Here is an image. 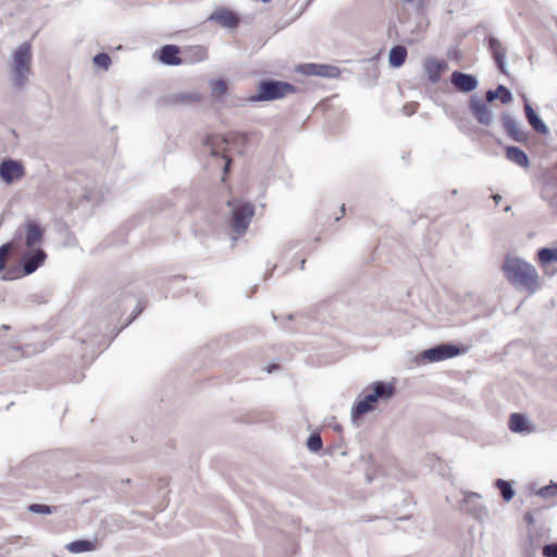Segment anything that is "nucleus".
Wrapping results in <instances>:
<instances>
[{"label": "nucleus", "instance_id": "c03bdc74", "mask_svg": "<svg viewBox=\"0 0 557 557\" xmlns=\"http://www.w3.org/2000/svg\"><path fill=\"white\" fill-rule=\"evenodd\" d=\"M274 369H277V366L276 364H271L270 367H268V373H272Z\"/></svg>", "mask_w": 557, "mask_h": 557}, {"label": "nucleus", "instance_id": "bb28decb", "mask_svg": "<svg viewBox=\"0 0 557 557\" xmlns=\"http://www.w3.org/2000/svg\"><path fill=\"white\" fill-rule=\"evenodd\" d=\"M537 257L543 265L557 262V247H543L539 249Z\"/></svg>", "mask_w": 557, "mask_h": 557}, {"label": "nucleus", "instance_id": "2eb2a0df", "mask_svg": "<svg viewBox=\"0 0 557 557\" xmlns=\"http://www.w3.org/2000/svg\"><path fill=\"white\" fill-rule=\"evenodd\" d=\"M525 119L529 125L539 134L547 135L549 132L546 123L541 119V116L536 113L530 101L524 97L523 103Z\"/></svg>", "mask_w": 557, "mask_h": 557}, {"label": "nucleus", "instance_id": "5701e85b", "mask_svg": "<svg viewBox=\"0 0 557 557\" xmlns=\"http://www.w3.org/2000/svg\"><path fill=\"white\" fill-rule=\"evenodd\" d=\"M21 238L22 232L18 230L11 242L0 246V273L4 274L9 270L7 269L8 255L15 247L16 242L21 240Z\"/></svg>", "mask_w": 557, "mask_h": 557}, {"label": "nucleus", "instance_id": "f03ea898", "mask_svg": "<svg viewBox=\"0 0 557 557\" xmlns=\"http://www.w3.org/2000/svg\"><path fill=\"white\" fill-rule=\"evenodd\" d=\"M372 391L362 398L357 399L350 411L351 421L357 422L363 414L374 410L379 400H389L395 395V386L393 383L376 381L372 385Z\"/></svg>", "mask_w": 557, "mask_h": 557}, {"label": "nucleus", "instance_id": "0eeeda50", "mask_svg": "<svg viewBox=\"0 0 557 557\" xmlns=\"http://www.w3.org/2000/svg\"><path fill=\"white\" fill-rule=\"evenodd\" d=\"M460 511L470 515L478 521H483L488 516L486 507L481 502V495L475 492L465 493L460 503Z\"/></svg>", "mask_w": 557, "mask_h": 557}, {"label": "nucleus", "instance_id": "9d476101", "mask_svg": "<svg viewBox=\"0 0 557 557\" xmlns=\"http://www.w3.org/2000/svg\"><path fill=\"white\" fill-rule=\"evenodd\" d=\"M504 131L516 143L525 144L530 139L528 131L522 128L519 122L508 112H503L500 116Z\"/></svg>", "mask_w": 557, "mask_h": 557}, {"label": "nucleus", "instance_id": "6e6552de", "mask_svg": "<svg viewBox=\"0 0 557 557\" xmlns=\"http://www.w3.org/2000/svg\"><path fill=\"white\" fill-rule=\"evenodd\" d=\"M461 354L460 346L453 343H442L421 354V358L428 362H438L445 359L457 357Z\"/></svg>", "mask_w": 557, "mask_h": 557}, {"label": "nucleus", "instance_id": "a18cd8bd", "mask_svg": "<svg viewBox=\"0 0 557 557\" xmlns=\"http://www.w3.org/2000/svg\"><path fill=\"white\" fill-rule=\"evenodd\" d=\"M404 112L408 115L413 113V110L410 111V109H407V107H404Z\"/></svg>", "mask_w": 557, "mask_h": 557}, {"label": "nucleus", "instance_id": "f704fd0d", "mask_svg": "<svg viewBox=\"0 0 557 557\" xmlns=\"http://www.w3.org/2000/svg\"><path fill=\"white\" fill-rule=\"evenodd\" d=\"M94 63L97 66L107 70L111 64V58L107 52H99L94 57Z\"/></svg>", "mask_w": 557, "mask_h": 557}, {"label": "nucleus", "instance_id": "5fc2aeb1", "mask_svg": "<svg viewBox=\"0 0 557 557\" xmlns=\"http://www.w3.org/2000/svg\"><path fill=\"white\" fill-rule=\"evenodd\" d=\"M523 557H536V555H523Z\"/></svg>", "mask_w": 557, "mask_h": 557}, {"label": "nucleus", "instance_id": "473e14b6", "mask_svg": "<svg viewBox=\"0 0 557 557\" xmlns=\"http://www.w3.org/2000/svg\"><path fill=\"white\" fill-rule=\"evenodd\" d=\"M495 89L496 95H498L497 100H499L503 104H507L512 100V94L510 89L505 85H498Z\"/></svg>", "mask_w": 557, "mask_h": 557}, {"label": "nucleus", "instance_id": "a19ab883", "mask_svg": "<svg viewBox=\"0 0 557 557\" xmlns=\"http://www.w3.org/2000/svg\"><path fill=\"white\" fill-rule=\"evenodd\" d=\"M81 342L83 344L94 345L96 342L90 337L87 336V333L84 332L83 336L81 337Z\"/></svg>", "mask_w": 557, "mask_h": 557}, {"label": "nucleus", "instance_id": "79ce46f5", "mask_svg": "<svg viewBox=\"0 0 557 557\" xmlns=\"http://www.w3.org/2000/svg\"><path fill=\"white\" fill-rule=\"evenodd\" d=\"M28 347H16L15 350L16 352H18L20 350H22V356H29L32 352H35V351H39L40 349H37V350H34V351H28L27 350Z\"/></svg>", "mask_w": 557, "mask_h": 557}, {"label": "nucleus", "instance_id": "b1692460", "mask_svg": "<svg viewBox=\"0 0 557 557\" xmlns=\"http://www.w3.org/2000/svg\"><path fill=\"white\" fill-rule=\"evenodd\" d=\"M529 421L524 414L521 413H511L509 418V429L513 433H522L529 431L527 429Z\"/></svg>", "mask_w": 557, "mask_h": 557}, {"label": "nucleus", "instance_id": "4468645a", "mask_svg": "<svg viewBox=\"0 0 557 557\" xmlns=\"http://www.w3.org/2000/svg\"><path fill=\"white\" fill-rule=\"evenodd\" d=\"M487 46L499 72L504 75H508L506 63V47H504L500 40L494 36H490L487 38Z\"/></svg>", "mask_w": 557, "mask_h": 557}, {"label": "nucleus", "instance_id": "6ab92c4d", "mask_svg": "<svg viewBox=\"0 0 557 557\" xmlns=\"http://www.w3.org/2000/svg\"><path fill=\"white\" fill-rule=\"evenodd\" d=\"M25 228V246L27 248H37L44 238V228L37 221H27L24 224Z\"/></svg>", "mask_w": 557, "mask_h": 557}, {"label": "nucleus", "instance_id": "412c9836", "mask_svg": "<svg viewBox=\"0 0 557 557\" xmlns=\"http://www.w3.org/2000/svg\"><path fill=\"white\" fill-rule=\"evenodd\" d=\"M506 158L521 168H528L530 165L528 154L517 146H508L506 148Z\"/></svg>", "mask_w": 557, "mask_h": 557}, {"label": "nucleus", "instance_id": "dca6fc26", "mask_svg": "<svg viewBox=\"0 0 557 557\" xmlns=\"http://www.w3.org/2000/svg\"><path fill=\"white\" fill-rule=\"evenodd\" d=\"M158 60L165 65L174 66L184 63L180 58V47L176 45H164L158 50Z\"/></svg>", "mask_w": 557, "mask_h": 557}, {"label": "nucleus", "instance_id": "58836bf2", "mask_svg": "<svg viewBox=\"0 0 557 557\" xmlns=\"http://www.w3.org/2000/svg\"><path fill=\"white\" fill-rule=\"evenodd\" d=\"M523 520L529 524V525H532L535 523V518L533 516L532 512L530 511H527L524 515H523Z\"/></svg>", "mask_w": 557, "mask_h": 557}, {"label": "nucleus", "instance_id": "a211bd4d", "mask_svg": "<svg viewBox=\"0 0 557 557\" xmlns=\"http://www.w3.org/2000/svg\"><path fill=\"white\" fill-rule=\"evenodd\" d=\"M208 20L214 21L222 27L226 28H235L239 24V17L237 14L225 8L214 11Z\"/></svg>", "mask_w": 557, "mask_h": 557}, {"label": "nucleus", "instance_id": "ddd939ff", "mask_svg": "<svg viewBox=\"0 0 557 557\" xmlns=\"http://www.w3.org/2000/svg\"><path fill=\"white\" fill-rule=\"evenodd\" d=\"M451 85L461 92H471L479 86L476 76L460 71H454L450 75Z\"/></svg>", "mask_w": 557, "mask_h": 557}, {"label": "nucleus", "instance_id": "1a4fd4ad", "mask_svg": "<svg viewBox=\"0 0 557 557\" xmlns=\"http://www.w3.org/2000/svg\"><path fill=\"white\" fill-rule=\"evenodd\" d=\"M469 109L475 121L482 126H491L494 122V113L476 95L469 99Z\"/></svg>", "mask_w": 557, "mask_h": 557}, {"label": "nucleus", "instance_id": "c85d7f7f", "mask_svg": "<svg viewBox=\"0 0 557 557\" xmlns=\"http://www.w3.org/2000/svg\"><path fill=\"white\" fill-rule=\"evenodd\" d=\"M201 100V95L196 91H183L175 95V101L182 104H193Z\"/></svg>", "mask_w": 557, "mask_h": 557}, {"label": "nucleus", "instance_id": "864d4df0", "mask_svg": "<svg viewBox=\"0 0 557 557\" xmlns=\"http://www.w3.org/2000/svg\"><path fill=\"white\" fill-rule=\"evenodd\" d=\"M404 2H407V3H411L413 2L414 0H403Z\"/></svg>", "mask_w": 557, "mask_h": 557}, {"label": "nucleus", "instance_id": "9b49d317", "mask_svg": "<svg viewBox=\"0 0 557 557\" xmlns=\"http://www.w3.org/2000/svg\"><path fill=\"white\" fill-rule=\"evenodd\" d=\"M297 72L307 76H319L326 78H336L341 75L337 66L319 63H304L297 67Z\"/></svg>", "mask_w": 557, "mask_h": 557}, {"label": "nucleus", "instance_id": "f8f14e48", "mask_svg": "<svg viewBox=\"0 0 557 557\" xmlns=\"http://www.w3.org/2000/svg\"><path fill=\"white\" fill-rule=\"evenodd\" d=\"M25 175L23 163L14 159H4L0 163V178L5 184H12Z\"/></svg>", "mask_w": 557, "mask_h": 557}, {"label": "nucleus", "instance_id": "c756f323", "mask_svg": "<svg viewBox=\"0 0 557 557\" xmlns=\"http://www.w3.org/2000/svg\"><path fill=\"white\" fill-rule=\"evenodd\" d=\"M211 95L215 100H219L227 90V84L224 79H212L210 82Z\"/></svg>", "mask_w": 557, "mask_h": 557}, {"label": "nucleus", "instance_id": "423d86ee", "mask_svg": "<svg viewBox=\"0 0 557 557\" xmlns=\"http://www.w3.org/2000/svg\"><path fill=\"white\" fill-rule=\"evenodd\" d=\"M32 64V45L28 41L21 44L13 52V83L16 87H22L26 84L27 77L30 74Z\"/></svg>", "mask_w": 557, "mask_h": 557}, {"label": "nucleus", "instance_id": "a878e982", "mask_svg": "<svg viewBox=\"0 0 557 557\" xmlns=\"http://www.w3.org/2000/svg\"><path fill=\"white\" fill-rule=\"evenodd\" d=\"M541 546V535L530 533L522 548V555H536Z\"/></svg>", "mask_w": 557, "mask_h": 557}, {"label": "nucleus", "instance_id": "e433bc0d", "mask_svg": "<svg viewBox=\"0 0 557 557\" xmlns=\"http://www.w3.org/2000/svg\"><path fill=\"white\" fill-rule=\"evenodd\" d=\"M190 52L194 53L195 61H202L207 59V50L201 46L191 47Z\"/></svg>", "mask_w": 557, "mask_h": 557}, {"label": "nucleus", "instance_id": "aec40b11", "mask_svg": "<svg viewBox=\"0 0 557 557\" xmlns=\"http://www.w3.org/2000/svg\"><path fill=\"white\" fill-rule=\"evenodd\" d=\"M447 66L448 64L445 60H437L435 58H428L423 64L428 79L433 84L441 79V74L447 69Z\"/></svg>", "mask_w": 557, "mask_h": 557}, {"label": "nucleus", "instance_id": "37998d69", "mask_svg": "<svg viewBox=\"0 0 557 557\" xmlns=\"http://www.w3.org/2000/svg\"><path fill=\"white\" fill-rule=\"evenodd\" d=\"M492 198H493V200L495 201L496 205H498L500 202V200H502V196L499 194H493Z\"/></svg>", "mask_w": 557, "mask_h": 557}, {"label": "nucleus", "instance_id": "f257e3e1", "mask_svg": "<svg viewBox=\"0 0 557 557\" xmlns=\"http://www.w3.org/2000/svg\"><path fill=\"white\" fill-rule=\"evenodd\" d=\"M502 270L512 286L525 289L529 294H534L537 289L539 274L531 263L518 257H507Z\"/></svg>", "mask_w": 557, "mask_h": 557}, {"label": "nucleus", "instance_id": "09e8293b", "mask_svg": "<svg viewBox=\"0 0 557 557\" xmlns=\"http://www.w3.org/2000/svg\"><path fill=\"white\" fill-rule=\"evenodd\" d=\"M305 263H306V260H305V259H304V260H301V262H300V269H301V270H304V269H305Z\"/></svg>", "mask_w": 557, "mask_h": 557}, {"label": "nucleus", "instance_id": "7ed1b4c3", "mask_svg": "<svg viewBox=\"0 0 557 557\" xmlns=\"http://www.w3.org/2000/svg\"><path fill=\"white\" fill-rule=\"evenodd\" d=\"M46 259L47 253L42 248H28L22 255L18 264L9 268L1 278L12 281L30 275L45 263Z\"/></svg>", "mask_w": 557, "mask_h": 557}, {"label": "nucleus", "instance_id": "4c0bfd02", "mask_svg": "<svg viewBox=\"0 0 557 557\" xmlns=\"http://www.w3.org/2000/svg\"><path fill=\"white\" fill-rule=\"evenodd\" d=\"M497 98H498V95H496V89H488L485 92V99L487 102H493V101L497 100Z\"/></svg>", "mask_w": 557, "mask_h": 557}, {"label": "nucleus", "instance_id": "20e7f679", "mask_svg": "<svg viewBox=\"0 0 557 557\" xmlns=\"http://www.w3.org/2000/svg\"><path fill=\"white\" fill-rule=\"evenodd\" d=\"M297 87L288 82L272 78L261 79L256 95L249 97L250 102L273 101L296 92Z\"/></svg>", "mask_w": 557, "mask_h": 557}, {"label": "nucleus", "instance_id": "39448f33", "mask_svg": "<svg viewBox=\"0 0 557 557\" xmlns=\"http://www.w3.org/2000/svg\"><path fill=\"white\" fill-rule=\"evenodd\" d=\"M227 206L232 208L231 230L238 236L244 235L248 230L255 215V206L251 202L228 200Z\"/></svg>", "mask_w": 557, "mask_h": 557}, {"label": "nucleus", "instance_id": "393cba45", "mask_svg": "<svg viewBox=\"0 0 557 557\" xmlns=\"http://www.w3.org/2000/svg\"><path fill=\"white\" fill-rule=\"evenodd\" d=\"M69 552L73 554H81L91 552L95 549V543L89 540H76L66 545Z\"/></svg>", "mask_w": 557, "mask_h": 557}, {"label": "nucleus", "instance_id": "cd10ccee", "mask_svg": "<svg viewBox=\"0 0 557 557\" xmlns=\"http://www.w3.org/2000/svg\"><path fill=\"white\" fill-rule=\"evenodd\" d=\"M495 486L499 490V493L505 502H510L515 496V490L509 481L497 479Z\"/></svg>", "mask_w": 557, "mask_h": 557}, {"label": "nucleus", "instance_id": "72a5a7b5", "mask_svg": "<svg viewBox=\"0 0 557 557\" xmlns=\"http://www.w3.org/2000/svg\"><path fill=\"white\" fill-rule=\"evenodd\" d=\"M536 495L543 498H552L557 496V483L550 482L548 485L541 487Z\"/></svg>", "mask_w": 557, "mask_h": 557}, {"label": "nucleus", "instance_id": "ea45409f", "mask_svg": "<svg viewBox=\"0 0 557 557\" xmlns=\"http://www.w3.org/2000/svg\"><path fill=\"white\" fill-rule=\"evenodd\" d=\"M143 309L144 308L140 306V304H138L137 308L135 309V311L129 317L127 324H129L133 320H135L136 317L143 311Z\"/></svg>", "mask_w": 557, "mask_h": 557}, {"label": "nucleus", "instance_id": "f3484780", "mask_svg": "<svg viewBox=\"0 0 557 557\" xmlns=\"http://www.w3.org/2000/svg\"><path fill=\"white\" fill-rule=\"evenodd\" d=\"M203 145L210 149V153L213 157H222L225 159V164L223 168L224 173H227L231 168V159L225 158V156L222 153V150H224V146L226 145V140L220 136H208L203 140Z\"/></svg>", "mask_w": 557, "mask_h": 557}, {"label": "nucleus", "instance_id": "c9c22d12", "mask_svg": "<svg viewBox=\"0 0 557 557\" xmlns=\"http://www.w3.org/2000/svg\"><path fill=\"white\" fill-rule=\"evenodd\" d=\"M542 554L544 557H557V543L545 544Z\"/></svg>", "mask_w": 557, "mask_h": 557}, {"label": "nucleus", "instance_id": "3c124183", "mask_svg": "<svg viewBox=\"0 0 557 557\" xmlns=\"http://www.w3.org/2000/svg\"><path fill=\"white\" fill-rule=\"evenodd\" d=\"M510 210H511V206H506V207L504 208V211H505V212H509Z\"/></svg>", "mask_w": 557, "mask_h": 557}, {"label": "nucleus", "instance_id": "8fccbe9b", "mask_svg": "<svg viewBox=\"0 0 557 557\" xmlns=\"http://www.w3.org/2000/svg\"><path fill=\"white\" fill-rule=\"evenodd\" d=\"M342 216L345 214V205H342L341 207Z\"/></svg>", "mask_w": 557, "mask_h": 557}, {"label": "nucleus", "instance_id": "de8ad7c7", "mask_svg": "<svg viewBox=\"0 0 557 557\" xmlns=\"http://www.w3.org/2000/svg\"><path fill=\"white\" fill-rule=\"evenodd\" d=\"M334 430H335L336 432H341V431H342V426H341L339 424H336V425L334 426Z\"/></svg>", "mask_w": 557, "mask_h": 557}, {"label": "nucleus", "instance_id": "6e6d98bb", "mask_svg": "<svg viewBox=\"0 0 557 557\" xmlns=\"http://www.w3.org/2000/svg\"><path fill=\"white\" fill-rule=\"evenodd\" d=\"M271 0H261L263 3H269Z\"/></svg>", "mask_w": 557, "mask_h": 557}, {"label": "nucleus", "instance_id": "4be33fe9", "mask_svg": "<svg viewBox=\"0 0 557 557\" xmlns=\"http://www.w3.org/2000/svg\"><path fill=\"white\" fill-rule=\"evenodd\" d=\"M407 49L401 45H396L391 48L388 53V63L391 67H400L407 59Z\"/></svg>", "mask_w": 557, "mask_h": 557}, {"label": "nucleus", "instance_id": "7c9ffc66", "mask_svg": "<svg viewBox=\"0 0 557 557\" xmlns=\"http://www.w3.org/2000/svg\"><path fill=\"white\" fill-rule=\"evenodd\" d=\"M307 447L310 451L318 453L323 447V441L319 433H312L307 440Z\"/></svg>", "mask_w": 557, "mask_h": 557}, {"label": "nucleus", "instance_id": "603ef678", "mask_svg": "<svg viewBox=\"0 0 557 557\" xmlns=\"http://www.w3.org/2000/svg\"><path fill=\"white\" fill-rule=\"evenodd\" d=\"M1 327H2L3 330H9V329H10V326H9V325H7V324H3Z\"/></svg>", "mask_w": 557, "mask_h": 557}, {"label": "nucleus", "instance_id": "49530a36", "mask_svg": "<svg viewBox=\"0 0 557 557\" xmlns=\"http://www.w3.org/2000/svg\"><path fill=\"white\" fill-rule=\"evenodd\" d=\"M404 112L408 115L413 113V110L410 111V109H407V107H404Z\"/></svg>", "mask_w": 557, "mask_h": 557}, {"label": "nucleus", "instance_id": "2f4dec72", "mask_svg": "<svg viewBox=\"0 0 557 557\" xmlns=\"http://www.w3.org/2000/svg\"><path fill=\"white\" fill-rule=\"evenodd\" d=\"M28 511L38 515H51L55 511V507L46 504H30L28 506Z\"/></svg>", "mask_w": 557, "mask_h": 557}]
</instances>
